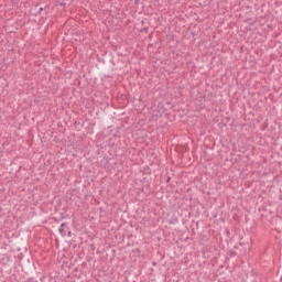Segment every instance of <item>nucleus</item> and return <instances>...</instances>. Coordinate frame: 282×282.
<instances>
[{
    "instance_id": "nucleus-1",
    "label": "nucleus",
    "mask_w": 282,
    "mask_h": 282,
    "mask_svg": "<svg viewBox=\"0 0 282 282\" xmlns=\"http://www.w3.org/2000/svg\"><path fill=\"white\" fill-rule=\"evenodd\" d=\"M65 228H67V224H66V223H63V224L61 225V227L58 228V232L62 235V237H65V235H67V234L65 232Z\"/></svg>"
},
{
    "instance_id": "nucleus-2",
    "label": "nucleus",
    "mask_w": 282,
    "mask_h": 282,
    "mask_svg": "<svg viewBox=\"0 0 282 282\" xmlns=\"http://www.w3.org/2000/svg\"><path fill=\"white\" fill-rule=\"evenodd\" d=\"M141 32H145V34L149 33V26H144L143 29H141Z\"/></svg>"
},
{
    "instance_id": "nucleus-3",
    "label": "nucleus",
    "mask_w": 282,
    "mask_h": 282,
    "mask_svg": "<svg viewBox=\"0 0 282 282\" xmlns=\"http://www.w3.org/2000/svg\"><path fill=\"white\" fill-rule=\"evenodd\" d=\"M41 12H43V7L39 9L37 14H41Z\"/></svg>"
},
{
    "instance_id": "nucleus-4",
    "label": "nucleus",
    "mask_w": 282,
    "mask_h": 282,
    "mask_svg": "<svg viewBox=\"0 0 282 282\" xmlns=\"http://www.w3.org/2000/svg\"><path fill=\"white\" fill-rule=\"evenodd\" d=\"M166 182H167V183H170V182H171V176H169V177H167Z\"/></svg>"
},
{
    "instance_id": "nucleus-5",
    "label": "nucleus",
    "mask_w": 282,
    "mask_h": 282,
    "mask_svg": "<svg viewBox=\"0 0 282 282\" xmlns=\"http://www.w3.org/2000/svg\"><path fill=\"white\" fill-rule=\"evenodd\" d=\"M67 236H68V237H72V231H68V232H67Z\"/></svg>"
},
{
    "instance_id": "nucleus-6",
    "label": "nucleus",
    "mask_w": 282,
    "mask_h": 282,
    "mask_svg": "<svg viewBox=\"0 0 282 282\" xmlns=\"http://www.w3.org/2000/svg\"><path fill=\"white\" fill-rule=\"evenodd\" d=\"M135 3H138V0H135Z\"/></svg>"
}]
</instances>
